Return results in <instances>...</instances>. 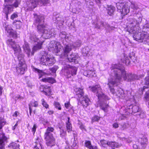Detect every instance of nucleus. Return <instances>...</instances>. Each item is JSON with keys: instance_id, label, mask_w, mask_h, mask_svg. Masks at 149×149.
Masks as SVG:
<instances>
[{"instance_id": "1", "label": "nucleus", "mask_w": 149, "mask_h": 149, "mask_svg": "<svg viewBox=\"0 0 149 149\" xmlns=\"http://www.w3.org/2000/svg\"><path fill=\"white\" fill-rule=\"evenodd\" d=\"M111 71L113 74L116 78L117 81H120L123 77L125 81L131 82L139 79L140 77L135 74L131 73L126 74L125 68L122 65H113L111 67Z\"/></svg>"}, {"instance_id": "2", "label": "nucleus", "mask_w": 149, "mask_h": 149, "mask_svg": "<svg viewBox=\"0 0 149 149\" xmlns=\"http://www.w3.org/2000/svg\"><path fill=\"white\" fill-rule=\"evenodd\" d=\"M149 31V25H145L143 27L142 30V32H141L140 30L139 29L134 30L133 28V29H128V32L130 33H133L134 34L133 38L134 39L139 42H143V37L145 35L146 32Z\"/></svg>"}, {"instance_id": "3", "label": "nucleus", "mask_w": 149, "mask_h": 149, "mask_svg": "<svg viewBox=\"0 0 149 149\" xmlns=\"http://www.w3.org/2000/svg\"><path fill=\"white\" fill-rule=\"evenodd\" d=\"M54 128L52 127H48L45 133V138L46 141V144L48 146H52L55 143V139L51 133L54 131Z\"/></svg>"}, {"instance_id": "4", "label": "nucleus", "mask_w": 149, "mask_h": 149, "mask_svg": "<svg viewBox=\"0 0 149 149\" xmlns=\"http://www.w3.org/2000/svg\"><path fill=\"white\" fill-rule=\"evenodd\" d=\"M77 70V69L76 67L66 65L62 68L61 71L68 78H69L72 76L76 75Z\"/></svg>"}, {"instance_id": "5", "label": "nucleus", "mask_w": 149, "mask_h": 149, "mask_svg": "<svg viewBox=\"0 0 149 149\" xmlns=\"http://www.w3.org/2000/svg\"><path fill=\"white\" fill-rule=\"evenodd\" d=\"M33 15L35 19V24L37 26L38 31H42V29L45 28V26L44 24V17L41 15H38L36 14H34Z\"/></svg>"}, {"instance_id": "6", "label": "nucleus", "mask_w": 149, "mask_h": 149, "mask_svg": "<svg viewBox=\"0 0 149 149\" xmlns=\"http://www.w3.org/2000/svg\"><path fill=\"white\" fill-rule=\"evenodd\" d=\"M61 46L60 43L54 40L51 41L48 49L49 50L55 53L56 55H59L60 51L61 50Z\"/></svg>"}, {"instance_id": "7", "label": "nucleus", "mask_w": 149, "mask_h": 149, "mask_svg": "<svg viewBox=\"0 0 149 149\" xmlns=\"http://www.w3.org/2000/svg\"><path fill=\"white\" fill-rule=\"evenodd\" d=\"M5 124V122L2 120V118L0 117V149H5V142L7 139V137L4 134L2 131V129Z\"/></svg>"}, {"instance_id": "8", "label": "nucleus", "mask_w": 149, "mask_h": 149, "mask_svg": "<svg viewBox=\"0 0 149 149\" xmlns=\"http://www.w3.org/2000/svg\"><path fill=\"white\" fill-rule=\"evenodd\" d=\"M116 7L118 11L123 16L127 15L130 12V7L126 3H116Z\"/></svg>"}, {"instance_id": "9", "label": "nucleus", "mask_w": 149, "mask_h": 149, "mask_svg": "<svg viewBox=\"0 0 149 149\" xmlns=\"http://www.w3.org/2000/svg\"><path fill=\"white\" fill-rule=\"evenodd\" d=\"M42 30V31L38 32L39 33H42V35H41V36L45 39L50 38L52 36L56 34L54 29H48L46 26H45V27L43 28Z\"/></svg>"}, {"instance_id": "10", "label": "nucleus", "mask_w": 149, "mask_h": 149, "mask_svg": "<svg viewBox=\"0 0 149 149\" xmlns=\"http://www.w3.org/2000/svg\"><path fill=\"white\" fill-rule=\"evenodd\" d=\"M139 14H138L137 15H139ZM137 17H138L137 20H136L135 19H131L130 20V24L131 25V28H128V29H133V28L134 29V30L138 29L139 30V29H140L139 27V24L140 23L142 20V17L141 15L139 16H137Z\"/></svg>"}, {"instance_id": "11", "label": "nucleus", "mask_w": 149, "mask_h": 149, "mask_svg": "<svg viewBox=\"0 0 149 149\" xmlns=\"http://www.w3.org/2000/svg\"><path fill=\"white\" fill-rule=\"evenodd\" d=\"M7 44L11 46L13 49L14 53L16 54L15 55H20L21 54V49L20 46L18 45H16L14 41L12 39H9L6 41Z\"/></svg>"}, {"instance_id": "12", "label": "nucleus", "mask_w": 149, "mask_h": 149, "mask_svg": "<svg viewBox=\"0 0 149 149\" xmlns=\"http://www.w3.org/2000/svg\"><path fill=\"white\" fill-rule=\"evenodd\" d=\"M91 91L94 93H97L98 98H104L105 97V95L101 91V88L99 85H96L93 86L91 88Z\"/></svg>"}, {"instance_id": "13", "label": "nucleus", "mask_w": 149, "mask_h": 149, "mask_svg": "<svg viewBox=\"0 0 149 149\" xmlns=\"http://www.w3.org/2000/svg\"><path fill=\"white\" fill-rule=\"evenodd\" d=\"M13 0H5V3L3 4L4 8L3 9V12L6 15V18L8 19V15L12 11V8L11 6H7V3H10Z\"/></svg>"}, {"instance_id": "14", "label": "nucleus", "mask_w": 149, "mask_h": 149, "mask_svg": "<svg viewBox=\"0 0 149 149\" xmlns=\"http://www.w3.org/2000/svg\"><path fill=\"white\" fill-rule=\"evenodd\" d=\"M139 109L138 105L131 104L127 107L125 111V112H127L126 114L128 115V114H132V113H136L139 111Z\"/></svg>"}, {"instance_id": "15", "label": "nucleus", "mask_w": 149, "mask_h": 149, "mask_svg": "<svg viewBox=\"0 0 149 149\" xmlns=\"http://www.w3.org/2000/svg\"><path fill=\"white\" fill-rule=\"evenodd\" d=\"M83 89V87H81L80 88H76L74 90L76 97L79 100H80L83 97L85 96Z\"/></svg>"}, {"instance_id": "16", "label": "nucleus", "mask_w": 149, "mask_h": 149, "mask_svg": "<svg viewBox=\"0 0 149 149\" xmlns=\"http://www.w3.org/2000/svg\"><path fill=\"white\" fill-rule=\"evenodd\" d=\"M114 79H113L111 80H110L109 83H108L107 85L109 86V88L110 89V92L112 94H114L115 93V91L113 88H112V87L114 86L115 84L117 83H118L120 81H117L116 80V78H115L113 75Z\"/></svg>"}, {"instance_id": "17", "label": "nucleus", "mask_w": 149, "mask_h": 149, "mask_svg": "<svg viewBox=\"0 0 149 149\" xmlns=\"http://www.w3.org/2000/svg\"><path fill=\"white\" fill-rule=\"evenodd\" d=\"M129 58L131 59L132 57L135 56H128ZM130 61L128 58V56H123V58H121L120 61V63L118 64H115V65H119L120 66L122 65L123 66L124 64H125L126 65H128L130 63Z\"/></svg>"}, {"instance_id": "18", "label": "nucleus", "mask_w": 149, "mask_h": 149, "mask_svg": "<svg viewBox=\"0 0 149 149\" xmlns=\"http://www.w3.org/2000/svg\"><path fill=\"white\" fill-rule=\"evenodd\" d=\"M26 68V64H18L16 68L17 72L18 74H23Z\"/></svg>"}, {"instance_id": "19", "label": "nucleus", "mask_w": 149, "mask_h": 149, "mask_svg": "<svg viewBox=\"0 0 149 149\" xmlns=\"http://www.w3.org/2000/svg\"><path fill=\"white\" fill-rule=\"evenodd\" d=\"M80 102L84 108H85L89 105V102L90 100L87 96L85 95L80 100Z\"/></svg>"}, {"instance_id": "20", "label": "nucleus", "mask_w": 149, "mask_h": 149, "mask_svg": "<svg viewBox=\"0 0 149 149\" xmlns=\"http://www.w3.org/2000/svg\"><path fill=\"white\" fill-rule=\"evenodd\" d=\"M102 27H104L106 29L111 28L107 23L103 21L98 22L95 26V27L98 29H100Z\"/></svg>"}, {"instance_id": "21", "label": "nucleus", "mask_w": 149, "mask_h": 149, "mask_svg": "<svg viewBox=\"0 0 149 149\" xmlns=\"http://www.w3.org/2000/svg\"><path fill=\"white\" fill-rule=\"evenodd\" d=\"M32 6L35 8L38 4L39 2H41L43 3H46L48 0H29Z\"/></svg>"}, {"instance_id": "22", "label": "nucleus", "mask_w": 149, "mask_h": 149, "mask_svg": "<svg viewBox=\"0 0 149 149\" xmlns=\"http://www.w3.org/2000/svg\"><path fill=\"white\" fill-rule=\"evenodd\" d=\"M139 141L143 149H144L146 146L147 143V139L146 137H144L139 139Z\"/></svg>"}, {"instance_id": "23", "label": "nucleus", "mask_w": 149, "mask_h": 149, "mask_svg": "<svg viewBox=\"0 0 149 149\" xmlns=\"http://www.w3.org/2000/svg\"><path fill=\"white\" fill-rule=\"evenodd\" d=\"M44 41L39 42L38 44L34 46L33 48V51L31 53L32 55H33L34 52L37 50L40 49L41 48V46Z\"/></svg>"}, {"instance_id": "24", "label": "nucleus", "mask_w": 149, "mask_h": 149, "mask_svg": "<svg viewBox=\"0 0 149 149\" xmlns=\"http://www.w3.org/2000/svg\"><path fill=\"white\" fill-rule=\"evenodd\" d=\"M14 0H13L11 3H7V6H11L12 8V11L13 10V7L17 8L18 6V5L20 4L21 0H15L13 4H12ZM5 1V0H4Z\"/></svg>"}, {"instance_id": "25", "label": "nucleus", "mask_w": 149, "mask_h": 149, "mask_svg": "<svg viewBox=\"0 0 149 149\" xmlns=\"http://www.w3.org/2000/svg\"><path fill=\"white\" fill-rule=\"evenodd\" d=\"M72 46L70 44L68 45L65 47L64 49V56H68V54L69 53L72 49Z\"/></svg>"}, {"instance_id": "26", "label": "nucleus", "mask_w": 149, "mask_h": 149, "mask_svg": "<svg viewBox=\"0 0 149 149\" xmlns=\"http://www.w3.org/2000/svg\"><path fill=\"white\" fill-rule=\"evenodd\" d=\"M83 74L88 77L91 78L94 76V72L91 70H86L83 72Z\"/></svg>"}, {"instance_id": "27", "label": "nucleus", "mask_w": 149, "mask_h": 149, "mask_svg": "<svg viewBox=\"0 0 149 149\" xmlns=\"http://www.w3.org/2000/svg\"><path fill=\"white\" fill-rule=\"evenodd\" d=\"M66 59V61H69L70 62H73L75 63H78L77 60L76 56H70V57H67L68 56H64Z\"/></svg>"}, {"instance_id": "28", "label": "nucleus", "mask_w": 149, "mask_h": 149, "mask_svg": "<svg viewBox=\"0 0 149 149\" xmlns=\"http://www.w3.org/2000/svg\"><path fill=\"white\" fill-rule=\"evenodd\" d=\"M23 47L24 51L26 54L29 56L30 55V50L29 46L28 43L25 42L24 44L23 45Z\"/></svg>"}, {"instance_id": "29", "label": "nucleus", "mask_w": 149, "mask_h": 149, "mask_svg": "<svg viewBox=\"0 0 149 149\" xmlns=\"http://www.w3.org/2000/svg\"><path fill=\"white\" fill-rule=\"evenodd\" d=\"M115 10V7L110 6L108 7V9H107V13L110 15H112L113 14Z\"/></svg>"}, {"instance_id": "30", "label": "nucleus", "mask_w": 149, "mask_h": 149, "mask_svg": "<svg viewBox=\"0 0 149 149\" xmlns=\"http://www.w3.org/2000/svg\"><path fill=\"white\" fill-rule=\"evenodd\" d=\"M19 146L18 144L14 142L10 143L8 146L9 147L13 149H20Z\"/></svg>"}, {"instance_id": "31", "label": "nucleus", "mask_w": 149, "mask_h": 149, "mask_svg": "<svg viewBox=\"0 0 149 149\" xmlns=\"http://www.w3.org/2000/svg\"><path fill=\"white\" fill-rule=\"evenodd\" d=\"M59 36L63 39H65V40H68L69 39V38L67 36L66 33L65 32H60L59 34Z\"/></svg>"}, {"instance_id": "32", "label": "nucleus", "mask_w": 149, "mask_h": 149, "mask_svg": "<svg viewBox=\"0 0 149 149\" xmlns=\"http://www.w3.org/2000/svg\"><path fill=\"white\" fill-rule=\"evenodd\" d=\"M85 146L88 148L89 149H97L96 147H93L92 146L90 141H85Z\"/></svg>"}, {"instance_id": "33", "label": "nucleus", "mask_w": 149, "mask_h": 149, "mask_svg": "<svg viewBox=\"0 0 149 149\" xmlns=\"http://www.w3.org/2000/svg\"><path fill=\"white\" fill-rule=\"evenodd\" d=\"M108 146L111 147L116 148H118L119 146L118 143L113 141H109L108 143Z\"/></svg>"}, {"instance_id": "34", "label": "nucleus", "mask_w": 149, "mask_h": 149, "mask_svg": "<svg viewBox=\"0 0 149 149\" xmlns=\"http://www.w3.org/2000/svg\"><path fill=\"white\" fill-rule=\"evenodd\" d=\"M42 81L45 82H48L53 84L55 82V80L52 77H49L48 78H44L42 79Z\"/></svg>"}, {"instance_id": "35", "label": "nucleus", "mask_w": 149, "mask_h": 149, "mask_svg": "<svg viewBox=\"0 0 149 149\" xmlns=\"http://www.w3.org/2000/svg\"><path fill=\"white\" fill-rule=\"evenodd\" d=\"M143 42H145V44L149 45V36L147 32H146L145 35L143 37Z\"/></svg>"}, {"instance_id": "36", "label": "nucleus", "mask_w": 149, "mask_h": 149, "mask_svg": "<svg viewBox=\"0 0 149 149\" xmlns=\"http://www.w3.org/2000/svg\"><path fill=\"white\" fill-rule=\"evenodd\" d=\"M68 121L66 123V127L67 130L68 132H69L70 131L72 130V127L71 124L70 123L69 120H70V118L68 117Z\"/></svg>"}, {"instance_id": "37", "label": "nucleus", "mask_w": 149, "mask_h": 149, "mask_svg": "<svg viewBox=\"0 0 149 149\" xmlns=\"http://www.w3.org/2000/svg\"><path fill=\"white\" fill-rule=\"evenodd\" d=\"M17 58L19 61L18 64L23 65L26 64V62L24 60L23 56H17Z\"/></svg>"}, {"instance_id": "38", "label": "nucleus", "mask_w": 149, "mask_h": 149, "mask_svg": "<svg viewBox=\"0 0 149 149\" xmlns=\"http://www.w3.org/2000/svg\"><path fill=\"white\" fill-rule=\"evenodd\" d=\"M116 94L119 97H123L125 96L123 91L121 88L118 90L116 92Z\"/></svg>"}, {"instance_id": "39", "label": "nucleus", "mask_w": 149, "mask_h": 149, "mask_svg": "<svg viewBox=\"0 0 149 149\" xmlns=\"http://www.w3.org/2000/svg\"><path fill=\"white\" fill-rule=\"evenodd\" d=\"M30 41L31 42H37L38 40V39L35 36L33 35H31L29 38Z\"/></svg>"}, {"instance_id": "40", "label": "nucleus", "mask_w": 149, "mask_h": 149, "mask_svg": "<svg viewBox=\"0 0 149 149\" xmlns=\"http://www.w3.org/2000/svg\"><path fill=\"white\" fill-rule=\"evenodd\" d=\"M131 5H130L131 8L134 10H137L139 8L138 5L136 2H131Z\"/></svg>"}, {"instance_id": "41", "label": "nucleus", "mask_w": 149, "mask_h": 149, "mask_svg": "<svg viewBox=\"0 0 149 149\" xmlns=\"http://www.w3.org/2000/svg\"><path fill=\"white\" fill-rule=\"evenodd\" d=\"M51 92L50 87L45 86L44 93L46 95H48Z\"/></svg>"}, {"instance_id": "42", "label": "nucleus", "mask_w": 149, "mask_h": 149, "mask_svg": "<svg viewBox=\"0 0 149 149\" xmlns=\"http://www.w3.org/2000/svg\"><path fill=\"white\" fill-rule=\"evenodd\" d=\"M58 68V67L57 65H54L52 68H50L49 70L50 71H51L52 72L54 73L55 75H56V73L57 70Z\"/></svg>"}, {"instance_id": "43", "label": "nucleus", "mask_w": 149, "mask_h": 149, "mask_svg": "<svg viewBox=\"0 0 149 149\" xmlns=\"http://www.w3.org/2000/svg\"><path fill=\"white\" fill-rule=\"evenodd\" d=\"M72 134L73 135L74 139V141L73 143V146H75L77 145V141L75 140V139H76V137L77 136V133L75 131H73Z\"/></svg>"}, {"instance_id": "44", "label": "nucleus", "mask_w": 149, "mask_h": 149, "mask_svg": "<svg viewBox=\"0 0 149 149\" xmlns=\"http://www.w3.org/2000/svg\"><path fill=\"white\" fill-rule=\"evenodd\" d=\"M39 121L42 123L44 125H46L48 123L47 120L44 118L41 117L39 118Z\"/></svg>"}, {"instance_id": "45", "label": "nucleus", "mask_w": 149, "mask_h": 149, "mask_svg": "<svg viewBox=\"0 0 149 149\" xmlns=\"http://www.w3.org/2000/svg\"><path fill=\"white\" fill-rule=\"evenodd\" d=\"M81 42L80 40H77L76 42L74 43L73 45L75 48L79 47L81 45Z\"/></svg>"}, {"instance_id": "46", "label": "nucleus", "mask_w": 149, "mask_h": 149, "mask_svg": "<svg viewBox=\"0 0 149 149\" xmlns=\"http://www.w3.org/2000/svg\"><path fill=\"white\" fill-rule=\"evenodd\" d=\"M100 118V117L98 116L95 115L92 118V122H98Z\"/></svg>"}, {"instance_id": "47", "label": "nucleus", "mask_w": 149, "mask_h": 149, "mask_svg": "<svg viewBox=\"0 0 149 149\" xmlns=\"http://www.w3.org/2000/svg\"><path fill=\"white\" fill-rule=\"evenodd\" d=\"M35 70L37 71V72L39 74V79H40L45 74V73L43 72V71L41 70H40L36 68L35 69Z\"/></svg>"}, {"instance_id": "48", "label": "nucleus", "mask_w": 149, "mask_h": 149, "mask_svg": "<svg viewBox=\"0 0 149 149\" xmlns=\"http://www.w3.org/2000/svg\"><path fill=\"white\" fill-rule=\"evenodd\" d=\"M19 33H18L16 31H13L10 35L14 38H16L19 36Z\"/></svg>"}, {"instance_id": "49", "label": "nucleus", "mask_w": 149, "mask_h": 149, "mask_svg": "<svg viewBox=\"0 0 149 149\" xmlns=\"http://www.w3.org/2000/svg\"><path fill=\"white\" fill-rule=\"evenodd\" d=\"M51 59L49 58V57H48V56L47 57V56H42L41 58V61L43 62H45L49 61Z\"/></svg>"}, {"instance_id": "50", "label": "nucleus", "mask_w": 149, "mask_h": 149, "mask_svg": "<svg viewBox=\"0 0 149 149\" xmlns=\"http://www.w3.org/2000/svg\"><path fill=\"white\" fill-rule=\"evenodd\" d=\"M60 129V135L61 137L62 138H63L65 137L66 134V132L64 131L63 130L62 128H61L60 127L59 128Z\"/></svg>"}, {"instance_id": "51", "label": "nucleus", "mask_w": 149, "mask_h": 149, "mask_svg": "<svg viewBox=\"0 0 149 149\" xmlns=\"http://www.w3.org/2000/svg\"><path fill=\"white\" fill-rule=\"evenodd\" d=\"M86 3L87 5L92 6L94 5L93 0H85Z\"/></svg>"}, {"instance_id": "52", "label": "nucleus", "mask_w": 149, "mask_h": 149, "mask_svg": "<svg viewBox=\"0 0 149 149\" xmlns=\"http://www.w3.org/2000/svg\"><path fill=\"white\" fill-rule=\"evenodd\" d=\"M105 0H95L96 4L98 5L100 8L102 4V3Z\"/></svg>"}, {"instance_id": "53", "label": "nucleus", "mask_w": 149, "mask_h": 149, "mask_svg": "<svg viewBox=\"0 0 149 149\" xmlns=\"http://www.w3.org/2000/svg\"><path fill=\"white\" fill-rule=\"evenodd\" d=\"M5 30L10 35L13 31V30L11 29V28L9 26H7L6 27Z\"/></svg>"}, {"instance_id": "54", "label": "nucleus", "mask_w": 149, "mask_h": 149, "mask_svg": "<svg viewBox=\"0 0 149 149\" xmlns=\"http://www.w3.org/2000/svg\"><path fill=\"white\" fill-rule=\"evenodd\" d=\"M41 102L43 106L46 108H47L49 107V105L45 102L44 99H42L41 100Z\"/></svg>"}, {"instance_id": "55", "label": "nucleus", "mask_w": 149, "mask_h": 149, "mask_svg": "<svg viewBox=\"0 0 149 149\" xmlns=\"http://www.w3.org/2000/svg\"><path fill=\"white\" fill-rule=\"evenodd\" d=\"M121 129L124 130L127 128V124L125 123H122L121 125Z\"/></svg>"}, {"instance_id": "56", "label": "nucleus", "mask_w": 149, "mask_h": 149, "mask_svg": "<svg viewBox=\"0 0 149 149\" xmlns=\"http://www.w3.org/2000/svg\"><path fill=\"white\" fill-rule=\"evenodd\" d=\"M108 142L109 141H107L104 140H102L100 141V143L103 147H104V146L106 145L107 144L108 145Z\"/></svg>"}, {"instance_id": "57", "label": "nucleus", "mask_w": 149, "mask_h": 149, "mask_svg": "<svg viewBox=\"0 0 149 149\" xmlns=\"http://www.w3.org/2000/svg\"><path fill=\"white\" fill-rule=\"evenodd\" d=\"M54 105L55 107L58 109V110H60L61 109V108L60 107V105L59 103L58 102H55L54 103Z\"/></svg>"}, {"instance_id": "58", "label": "nucleus", "mask_w": 149, "mask_h": 149, "mask_svg": "<svg viewBox=\"0 0 149 149\" xmlns=\"http://www.w3.org/2000/svg\"><path fill=\"white\" fill-rule=\"evenodd\" d=\"M145 84H146L149 86V77H146L145 79V82H144Z\"/></svg>"}, {"instance_id": "59", "label": "nucleus", "mask_w": 149, "mask_h": 149, "mask_svg": "<svg viewBox=\"0 0 149 149\" xmlns=\"http://www.w3.org/2000/svg\"><path fill=\"white\" fill-rule=\"evenodd\" d=\"M17 17V14L16 13H14L11 15L10 18L11 19L13 20L14 18Z\"/></svg>"}, {"instance_id": "60", "label": "nucleus", "mask_w": 149, "mask_h": 149, "mask_svg": "<svg viewBox=\"0 0 149 149\" xmlns=\"http://www.w3.org/2000/svg\"><path fill=\"white\" fill-rule=\"evenodd\" d=\"M37 126L36 124H34L33 125V128H32V131L33 132V134H34L36 131V129L37 128Z\"/></svg>"}, {"instance_id": "61", "label": "nucleus", "mask_w": 149, "mask_h": 149, "mask_svg": "<svg viewBox=\"0 0 149 149\" xmlns=\"http://www.w3.org/2000/svg\"><path fill=\"white\" fill-rule=\"evenodd\" d=\"M46 85H41L40 86V89L41 91L44 92L45 88Z\"/></svg>"}, {"instance_id": "62", "label": "nucleus", "mask_w": 149, "mask_h": 149, "mask_svg": "<svg viewBox=\"0 0 149 149\" xmlns=\"http://www.w3.org/2000/svg\"><path fill=\"white\" fill-rule=\"evenodd\" d=\"M79 127L82 130H85L86 131V130L85 128V126L83 124L81 123L80 124Z\"/></svg>"}, {"instance_id": "63", "label": "nucleus", "mask_w": 149, "mask_h": 149, "mask_svg": "<svg viewBox=\"0 0 149 149\" xmlns=\"http://www.w3.org/2000/svg\"><path fill=\"white\" fill-rule=\"evenodd\" d=\"M51 59L48 61H47V62H49V63L50 64L51 63H55V61L54 60V58H49Z\"/></svg>"}, {"instance_id": "64", "label": "nucleus", "mask_w": 149, "mask_h": 149, "mask_svg": "<svg viewBox=\"0 0 149 149\" xmlns=\"http://www.w3.org/2000/svg\"><path fill=\"white\" fill-rule=\"evenodd\" d=\"M70 103L69 102H68L67 103H65V107L67 109L68 108L70 107Z\"/></svg>"}]
</instances>
